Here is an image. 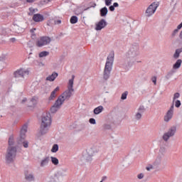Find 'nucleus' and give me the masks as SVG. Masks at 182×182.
Wrapping results in <instances>:
<instances>
[{
    "mask_svg": "<svg viewBox=\"0 0 182 182\" xmlns=\"http://www.w3.org/2000/svg\"><path fill=\"white\" fill-rule=\"evenodd\" d=\"M112 6H114V8H118V6H119V3L115 2V3L113 4Z\"/></svg>",
    "mask_w": 182,
    "mask_h": 182,
    "instance_id": "nucleus-50",
    "label": "nucleus"
},
{
    "mask_svg": "<svg viewBox=\"0 0 182 182\" xmlns=\"http://www.w3.org/2000/svg\"><path fill=\"white\" fill-rule=\"evenodd\" d=\"M151 80H152L154 85H156L157 84V77H156V76L153 77Z\"/></svg>",
    "mask_w": 182,
    "mask_h": 182,
    "instance_id": "nucleus-41",
    "label": "nucleus"
},
{
    "mask_svg": "<svg viewBox=\"0 0 182 182\" xmlns=\"http://www.w3.org/2000/svg\"><path fill=\"white\" fill-rule=\"evenodd\" d=\"M50 42H52V39L50 37L43 36L36 42V45L38 48H42V46L49 45Z\"/></svg>",
    "mask_w": 182,
    "mask_h": 182,
    "instance_id": "nucleus-9",
    "label": "nucleus"
},
{
    "mask_svg": "<svg viewBox=\"0 0 182 182\" xmlns=\"http://www.w3.org/2000/svg\"><path fill=\"white\" fill-rule=\"evenodd\" d=\"M95 156V149L90 148L87 149L86 153L82 155L83 160H85V161H92L93 157Z\"/></svg>",
    "mask_w": 182,
    "mask_h": 182,
    "instance_id": "nucleus-11",
    "label": "nucleus"
},
{
    "mask_svg": "<svg viewBox=\"0 0 182 182\" xmlns=\"http://www.w3.org/2000/svg\"><path fill=\"white\" fill-rule=\"evenodd\" d=\"M52 124V116L50 113L46 112L43 114L41 118V123L40 126V134L44 136L49 132Z\"/></svg>",
    "mask_w": 182,
    "mask_h": 182,
    "instance_id": "nucleus-2",
    "label": "nucleus"
},
{
    "mask_svg": "<svg viewBox=\"0 0 182 182\" xmlns=\"http://www.w3.org/2000/svg\"><path fill=\"white\" fill-rule=\"evenodd\" d=\"M35 31H36V28H32L31 30L33 36H35Z\"/></svg>",
    "mask_w": 182,
    "mask_h": 182,
    "instance_id": "nucleus-49",
    "label": "nucleus"
},
{
    "mask_svg": "<svg viewBox=\"0 0 182 182\" xmlns=\"http://www.w3.org/2000/svg\"><path fill=\"white\" fill-rule=\"evenodd\" d=\"M50 159L51 163H53L54 166H58V164H59V159H58V158L55 156H51Z\"/></svg>",
    "mask_w": 182,
    "mask_h": 182,
    "instance_id": "nucleus-27",
    "label": "nucleus"
},
{
    "mask_svg": "<svg viewBox=\"0 0 182 182\" xmlns=\"http://www.w3.org/2000/svg\"><path fill=\"white\" fill-rule=\"evenodd\" d=\"M100 182H103V181H100Z\"/></svg>",
    "mask_w": 182,
    "mask_h": 182,
    "instance_id": "nucleus-58",
    "label": "nucleus"
},
{
    "mask_svg": "<svg viewBox=\"0 0 182 182\" xmlns=\"http://www.w3.org/2000/svg\"><path fill=\"white\" fill-rule=\"evenodd\" d=\"M73 92L75 91H72V90H69L68 88V90H66L61 95L58 97V100H60V102H61V103L63 105V103H65V100H69V99L72 97V93H73Z\"/></svg>",
    "mask_w": 182,
    "mask_h": 182,
    "instance_id": "nucleus-8",
    "label": "nucleus"
},
{
    "mask_svg": "<svg viewBox=\"0 0 182 182\" xmlns=\"http://www.w3.org/2000/svg\"><path fill=\"white\" fill-rule=\"evenodd\" d=\"M106 26H107V21L102 18L96 24L95 31H102V29H105Z\"/></svg>",
    "mask_w": 182,
    "mask_h": 182,
    "instance_id": "nucleus-15",
    "label": "nucleus"
},
{
    "mask_svg": "<svg viewBox=\"0 0 182 182\" xmlns=\"http://www.w3.org/2000/svg\"><path fill=\"white\" fill-rule=\"evenodd\" d=\"M59 150V145L58 144H55L52 149H51V152L52 153H57V151Z\"/></svg>",
    "mask_w": 182,
    "mask_h": 182,
    "instance_id": "nucleus-28",
    "label": "nucleus"
},
{
    "mask_svg": "<svg viewBox=\"0 0 182 182\" xmlns=\"http://www.w3.org/2000/svg\"><path fill=\"white\" fill-rule=\"evenodd\" d=\"M178 97H180V93L178 92L175 93L173 95V102H174L176 99H178Z\"/></svg>",
    "mask_w": 182,
    "mask_h": 182,
    "instance_id": "nucleus-37",
    "label": "nucleus"
},
{
    "mask_svg": "<svg viewBox=\"0 0 182 182\" xmlns=\"http://www.w3.org/2000/svg\"><path fill=\"white\" fill-rule=\"evenodd\" d=\"M144 178V174L143 173H139L137 175V178H139V180H141Z\"/></svg>",
    "mask_w": 182,
    "mask_h": 182,
    "instance_id": "nucleus-42",
    "label": "nucleus"
},
{
    "mask_svg": "<svg viewBox=\"0 0 182 182\" xmlns=\"http://www.w3.org/2000/svg\"><path fill=\"white\" fill-rule=\"evenodd\" d=\"M173 75H174V70L169 71L166 75V78L168 80L170 77H171V76H173Z\"/></svg>",
    "mask_w": 182,
    "mask_h": 182,
    "instance_id": "nucleus-33",
    "label": "nucleus"
},
{
    "mask_svg": "<svg viewBox=\"0 0 182 182\" xmlns=\"http://www.w3.org/2000/svg\"><path fill=\"white\" fill-rule=\"evenodd\" d=\"M107 176H103L102 181H105V180H107Z\"/></svg>",
    "mask_w": 182,
    "mask_h": 182,
    "instance_id": "nucleus-54",
    "label": "nucleus"
},
{
    "mask_svg": "<svg viewBox=\"0 0 182 182\" xmlns=\"http://www.w3.org/2000/svg\"><path fill=\"white\" fill-rule=\"evenodd\" d=\"M35 0H26L28 4H32Z\"/></svg>",
    "mask_w": 182,
    "mask_h": 182,
    "instance_id": "nucleus-52",
    "label": "nucleus"
},
{
    "mask_svg": "<svg viewBox=\"0 0 182 182\" xmlns=\"http://www.w3.org/2000/svg\"><path fill=\"white\" fill-rule=\"evenodd\" d=\"M33 20L34 22H43L45 17L42 14H36L33 16Z\"/></svg>",
    "mask_w": 182,
    "mask_h": 182,
    "instance_id": "nucleus-16",
    "label": "nucleus"
},
{
    "mask_svg": "<svg viewBox=\"0 0 182 182\" xmlns=\"http://www.w3.org/2000/svg\"><path fill=\"white\" fill-rule=\"evenodd\" d=\"M77 21H78L77 16H71V18H70V23H72L73 25H75V23H77Z\"/></svg>",
    "mask_w": 182,
    "mask_h": 182,
    "instance_id": "nucleus-26",
    "label": "nucleus"
},
{
    "mask_svg": "<svg viewBox=\"0 0 182 182\" xmlns=\"http://www.w3.org/2000/svg\"><path fill=\"white\" fill-rule=\"evenodd\" d=\"M25 178L27 181H35V176L33 173L26 174Z\"/></svg>",
    "mask_w": 182,
    "mask_h": 182,
    "instance_id": "nucleus-22",
    "label": "nucleus"
},
{
    "mask_svg": "<svg viewBox=\"0 0 182 182\" xmlns=\"http://www.w3.org/2000/svg\"><path fill=\"white\" fill-rule=\"evenodd\" d=\"M140 48L139 44H134L130 48L127 53L126 59L124 60L123 66L125 69H130L133 65L136 63H141V60H139L137 56L140 55Z\"/></svg>",
    "mask_w": 182,
    "mask_h": 182,
    "instance_id": "nucleus-1",
    "label": "nucleus"
},
{
    "mask_svg": "<svg viewBox=\"0 0 182 182\" xmlns=\"http://www.w3.org/2000/svg\"><path fill=\"white\" fill-rule=\"evenodd\" d=\"M103 112V106L100 105L94 109V114H100Z\"/></svg>",
    "mask_w": 182,
    "mask_h": 182,
    "instance_id": "nucleus-24",
    "label": "nucleus"
},
{
    "mask_svg": "<svg viewBox=\"0 0 182 182\" xmlns=\"http://www.w3.org/2000/svg\"><path fill=\"white\" fill-rule=\"evenodd\" d=\"M29 55H32V53H30Z\"/></svg>",
    "mask_w": 182,
    "mask_h": 182,
    "instance_id": "nucleus-57",
    "label": "nucleus"
},
{
    "mask_svg": "<svg viewBox=\"0 0 182 182\" xmlns=\"http://www.w3.org/2000/svg\"><path fill=\"white\" fill-rule=\"evenodd\" d=\"M31 102H32L33 103V102H35V98H32V99L31 100Z\"/></svg>",
    "mask_w": 182,
    "mask_h": 182,
    "instance_id": "nucleus-56",
    "label": "nucleus"
},
{
    "mask_svg": "<svg viewBox=\"0 0 182 182\" xmlns=\"http://www.w3.org/2000/svg\"><path fill=\"white\" fill-rule=\"evenodd\" d=\"M51 1L52 0H43L41 1V4H42V5H45L46 4H49Z\"/></svg>",
    "mask_w": 182,
    "mask_h": 182,
    "instance_id": "nucleus-40",
    "label": "nucleus"
},
{
    "mask_svg": "<svg viewBox=\"0 0 182 182\" xmlns=\"http://www.w3.org/2000/svg\"><path fill=\"white\" fill-rule=\"evenodd\" d=\"M142 114L137 112L135 115L136 120H140L141 119Z\"/></svg>",
    "mask_w": 182,
    "mask_h": 182,
    "instance_id": "nucleus-35",
    "label": "nucleus"
},
{
    "mask_svg": "<svg viewBox=\"0 0 182 182\" xmlns=\"http://www.w3.org/2000/svg\"><path fill=\"white\" fill-rule=\"evenodd\" d=\"M180 106H181V101L178 100L175 102V107L178 108Z\"/></svg>",
    "mask_w": 182,
    "mask_h": 182,
    "instance_id": "nucleus-34",
    "label": "nucleus"
},
{
    "mask_svg": "<svg viewBox=\"0 0 182 182\" xmlns=\"http://www.w3.org/2000/svg\"><path fill=\"white\" fill-rule=\"evenodd\" d=\"M27 132H28V124H25L24 125H23L20 132V135L17 138L18 144H23L25 149H28V147H29V142L25 140V139H26Z\"/></svg>",
    "mask_w": 182,
    "mask_h": 182,
    "instance_id": "nucleus-5",
    "label": "nucleus"
},
{
    "mask_svg": "<svg viewBox=\"0 0 182 182\" xmlns=\"http://www.w3.org/2000/svg\"><path fill=\"white\" fill-rule=\"evenodd\" d=\"M75 82V75H72V78L69 80L68 81V89L72 91H75V89H73V82Z\"/></svg>",
    "mask_w": 182,
    "mask_h": 182,
    "instance_id": "nucleus-18",
    "label": "nucleus"
},
{
    "mask_svg": "<svg viewBox=\"0 0 182 182\" xmlns=\"http://www.w3.org/2000/svg\"><path fill=\"white\" fill-rule=\"evenodd\" d=\"M144 112H146V108H144V106L141 105L138 109V113L143 114Z\"/></svg>",
    "mask_w": 182,
    "mask_h": 182,
    "instance_id": "nucleus-32",
    "label": "nucleus"
},
{
    "mask_svg": "<svg viewBox=\"0 0 182 182\" xmlns=\"http://www.w3.org/2000/svg\"><path fill=\"white\" fill-rule=\"evenodd\" d=\"M48 55H49V52L42 51L39 53V58H45V56H48Z\"/></svg>",
    "mask_w": 182,
    "mask_h": 182,
    "instance_id": "nucleus-31",
    "label": "nucleus"
},
{
    "mask_svg": "<svg viewBox=\"0 0 182 182\" xmlns=\"http://www.w3.org/2000/svg\"><path fill=\"white\" fill-rule=\"evenodd\" d=\"M177 132V127L176 126H172L171 127L168 132L164 133L162 139L164 141H168L170 139V137H174L176 133Z\"/></svg>",
    "mask_w": 182,
    "mask_h": 182,
    "instance_id": "nucleus-6",
    "label": "nucleus"
},
{
    "mask_svg": "<svg viewBox=\"0 0 182 182\" xmlns=\"http://www.w3.org/2000/svg\"><path fill=\"white\" fill-rule=\"evenodd\" d=\"M114 62V52H111L107 58V61L104 68L103 78L107 80L110 77V73L113 68V63Z\"/></svg>",
    "mask_w": 182,
    "mask_h": 182,
    "instance_id": "nucleus-3",
    "label": "nucleus"
},
{
    "mask_svg": "<svg viewBox=\"0 0 182 182\" xmlns=\"http://www.w3.org/2000/svg\"><path fill=\"white\" fill-rule=\"evenodd\" d=\"M129 95V92L125 91L122 94L121 100H126L127 99V95Z\"/></svg>",
    "mask_w": 182,
    "mask_h": 182,
    "instance_id": "nucleus-30",
    "label": "nucleus"
},
{
    "mask_svg": "<svg viewBox=\"0 0 182 182\" xmlns=\"http://www.w3.org/2000/svg\"><path fill=\"white\" fill-rule=\"evenodd\" d=\"M25 102H26V98H24L23 100H22L21 103H25Z\"/></svg>",
    "mask_w": 182,
    "mask_h": 182,
    "instance_id": "nucleus-55",
    "label": "nucleus"
},
{
    "mask_svg": "<svg viewBox=\"0 0 182 182\" xmlns=\"http://www.w3.org/2000/svg\"><path fill=\"white\" fill-rule=\"evenodd\" d=\"M58 73L53 72L51 75H49L46 77V80H48L49 82H53L55 79L58 77Z\"/></svg>",
    "mask_w": 182,
    "mask_h": 182,
    "instance_id": "nucleus-19",
    "label": "nucleus"
},
{
    "mask_svg": "<svg viewBox=\"0 0 182 182\" xmlns=\"http://www.w3.org/2000/svg\"><path fill=\"white\" fill-rule=\"evenodd\" d=\"M21 29H22L21 28H19V26L14 24V31L16 33H21Z\"/></svg>",
    "mask_w": 182,
    "mask_h": 182,
    "instance_id": "nucleus-29",
    "label": "nucleus"
},
{
    "mask_svg": "<svg viewBox=\"0 0 182 182\" xmlns=\"http://www.w3.org/2000/svg\"><path fill=\"white\" fill-rule=\"evenodd\" d=\"M49 161H50V157L49 156L44 157L40 162V166L46 167V166L49 164Z\"/></svg>",
    "mask_w": 182,
    "mask_h": 182,
    "instance_id": "nucleus-17",
    "label": "nucleus"
},
{
    "mask_svg": "<svg viewBox=\"0 0 182 182\" xmlns=\"http://www.w3.org/2000/svg\"><path fill=\"white\" fill-rule=\"evenodd\" d=\"M182 28V24H179L178 26H177V29L179 31V29H181Z\"/></svg>",
    "mask_w": 182,
    "mask_h": 182,
    "instance_id": "nucleus-53",
    "label": "nucleus"
},
{
    "mask_svg": "<svg viewBox=\"0 0 182 182\" xmlns=\"http://www.w3.org/2000/svg\"><path fill=\"white\" fill-rule=\"evenodd\" d=\"M15 144V141L14 140V135H11L9 138V147H14Z\"/></svg>",
    "mask_w": 182,
    "mask_h": 182,
    "instance_id": "nucleus-25",
    "label": "nucleus"
},
{
    "mask_svg": "<svg viewBox=\"0 0 182 182\" xmlns=\"http://www.w3.org/2000/svg\"><path fill=\"white\" fill-rule=\"evenodd\" d=\"M161 161V156H158L154 162V164H159Z\"/></svg>",
    "mask_w": 182,
    "mask_h": 182,
    "instance_id": "nucleus-36",
    "label": "nucleus"
},
{
    "mask_svg": "<svg viewBox=\"0 0 182 182\" xmlns=\"http://www.w3.org/2000/svg\"><path fill=\"white\" fill-rule=\"evenodd\" d=\"M25 75H29V70H25L23 68H20L14 73V77L16 79H18L19 77H24Z\"/></svg>",
    "mask_w": 182,
    "mask_h": 182,
    "instance_id": "nucleus-12",
    "label": "nucleus"
},
{
    "mask_svg": "<svg viewBox=\"0 0 182 182\" xmlns=\"http://www.w3.org/2000/svg\"><path fill=\"white\" fill-rule=\"evenodd\" d=\"M109 10L111 12L114 11V6H113V5H112V6H109Z\"/></svg>",
    "mask_w": 182,
    "mask_h": 182,
    "instance_id": "nucleus-46",
    "label": "nucleus"
},
{
    "mask_svg": "<svg viewBox=\"0 0 182 182\" xmlns=\"http://www.w3.org/2000/svg\"><path fill=\"white\" fill-rule=\"evenodd\" d=\"M108 12L109 10L107 9V7L105 6L100 10V15L102 17H105L107 15Z\"/></svg>",
    "mask_w": 182,
    "mask_h": 182,
    "instance_id": "nucleus-20",
    "label": "nucleus"
},
{
    "mask_svg": "<svg viewBox=\"0 0 182 182\" xmlns=\"http://www.w3.org/2000/svg\"><path fill=\"white\" fill-rule=\"evenodd\" d=\"M159 151H160L161 153H166V148L165 147H161Z\"/></svg>",
    "mask_w": 182,
    "mask_h": 182,
    "instance_id": "nucleus-45",
    "label": "nucleus"
},
{
    "mask_svg": "<svg viewBox=\"0 0 182 182\" xmlns=\"http://www.w3.org/2000/svg\"><path fill=\"white\" fill-rule=\"evenodd\" d=\"M159 5L160 3H159V1H154L151 4H150L145 12L146 16L148 18H149V16H151V15H153L156 12Z\"/></svg>",
    "mask_w": 182,
    "mask_h": 182,
    "instance_id": "nucleus-7",
    "label": "nucleus"
},
{
    "mask_svg": "<svg viewBox=\"0 0 182 182\" xmlns=\"http://www.w3.org/2000/svg\"><path fill=\"white\" fill-rule=\"evenodd\" d=\"M16 153H18V148L16 146H8L5 154L6 164H12L15 161Z\"/></svg>",
    "mask_w": 182,
    "mask_h": 182,
    "instance_id": "nucleus-4",
    "label": "nucleus"
},
{
    "mask_svg": "<svg viewBox=\"0 0 182 182\" xmlns=\"http://www.w3.org/2000/svg\"><path fill=\"white\" fill-rule=\"evenodd\" d=\"M59 90V87H56L53 91H52L48 100H53V99H55V97H56V92H58Z\"/></svg>",
    "mask_w": 182,
    "mask_h": 182,
    "instance_id": "nucleus-21",
    "label": "nucleus"
},
{
    "mask_svg": "<svg viewBox=\"0 0 182 182\" xmlns=\"http://www.w3.org/2000/svg\"><path fill=\"white\" fill-rule=\"evenodd\" d=\"M146 168L148 171H150V170H153V165H150L149 166H147Z\"/></svg>",
    "mask_w": 182,
    "mask_h": 182,
    "instance_id": "nucleus-47",
    "label": "nucleus"
},
{
    "mask_svg": "<svg viewBox=\"0 0 182 182\" xmlns=\"http://www.w3.org/2000/svg\"><path fill=\"white\" fill-rule=\"evenodd\" d=\"M89 122L90 124H96V119H95V118H90Z\"/></svg>",
    "mask_w": 182,
    "mask_h": 182,
    "instance_id": "nucleus-38",
    "label": "nucleus"
},
{
    "mask_svg": "<svg viewBox=\"0 0 182 182\" xmlns=\"http://www.w3.org/2000/svg\"><path fill=\"white\" fill-rule=\"evenodd\" d=\"M10 41H11V42H16V38H10Z\"/></svg>",
    "mask_w": 182,
    "mask_h": 182,
    "instance_id": "nucleus-51",
    "label": "nucleus"
},
{
    "mask_svg": "<svg viewBox=\"0 0 182 182\" xmlns=\"http://www.w3.org/2000/svg\"><path fill=\"white\" fill-rule=\"evenodd\" d=\"M174 114V104L170 107L169 109L167 111L166 114L164 117V120L166 123H168L170 120L173 119V116Z\"/></svg>",
    "mask_w": 182,
    "mask_h": 182,
    "instance_id": "nucleus-10",
    "label": "nucleus"
},
{
    "mask_svg": "<svg viewBox=\"0 0 182 182\" xmlns=\"http://www.w3.org/2000/svg\"><path fill=\"white\" fill-rule=\"evenodd\" d=\"M65 174L63 171H60L50 177L49 182H60V178L63 177Z\"/></svg>",
    "mask_w": 182,
    "mask_h": 182,
    "instance_id": "nucleus-13",
    "label": "nucleus"
},
{
    "mask_svg": "<svg viewBox=\"0 0 182 182\" xmlns=\"http://www.w3.org/2000/svg\"><path fill=\"white\" fill-rule=\"evenodd\" d=\"M60 100L57 99L55 102L54 105L50 107V112L51 113H56L59 109H60L61 106L63 105L61 102H60Z\"/></svg>",
    "mask_w": 182,
    "mask_h": 182,
    "instance_id": "nucleus-14",
    "label": "nucleus"
},
{
    "mask_svg": "<svg viewBox=\"0 0 182 182\" xmlns=\"http://www.w3.org/2000/svg\"><path fill=\"white\" fill-rule=\"evenodd\" d=\"M182 60L181 59H178L176 60V62L173 65V69H180V67L181 66Z\"/></svg>",
    "mask_w": 182,
    "mask_h": 182,
    "instance_id": "nucleus-23",
    "label": "nucleus"
},
{
    "mask_svg": "<svg viewBox=\"0 0 182 182\" xmlns=\"http://www.w3.org/2000/svg\"><path fill=\"white\" fill-rule=\"evenodd\" d=\"M60 23H62V21L60 20L55 21V25H60Z\"/></svg>",
    "mask_w": 182,
    "mask_h": 182,
    "instance_id": "nucleus-48",
    "label": "nucleus"
},
{
    "mask_svg": "<svg viewBox=\"0 0 182 182\" xmlns=\"http://www.w3.org/2000/svg\"><path fill=\"white\" fill-rule=\"evenodd\" d=\"M111 126L110 124H105L104 125V129H106L107 130H109V129H111Z\"/></svg>",
    "mask_w": 182,
    "mask_h": 182,
    "instance_id": "nucleus-44",
    "label": "nucleus"
},
{
    "mask_svg": "<svg viewBox=\"0 0 182 182\" xmlns=\"http://www.w3.org/2000/svg\"><path fill=\"white\" fill-rule=\"evenodd\" d=\"M112 1L113 0H105V5L107 6H110V5H112Z\"/></svg>",
    "mask_w": 182,
    "mask_h": 182,
    "instance_id": "nucleus-39",
    "label": "nucleus"
},
{
    "mask_svg": "<svg viewBox=\"0 0 182 182\" xmlns=\"http://www.w3.org/2000/svg\"><path fill=\"white\" fill-rule=\"evenodd\" d=\"M177 33H178V29L176 28L175 29L173 33H172V36H176V35H177Z\"/></svg>",
    "mask_w": 182,
    "mask_h": 182,
    "instance_id": "nucleus-43",
    "label": "nucleus"
}]
</instances>
